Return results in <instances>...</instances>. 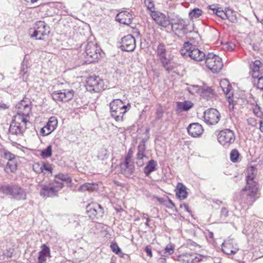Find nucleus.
<instances>
[{
	"label": "nucleus",
	"instance_id": "f257e3e1",
	"mask_svg": "<svg viewBox=\"0 0 263 263\" xmlns=\"http://www.w3.org/2000/svg\"><path fill=\"white\" fill-rule=\"evenodd\" d=\"M180 53L184 57H189L195 61L200 62L205 60L206 66L213 73L218 72L223 67L222 60L219 56L213 53H208L205 55L203 51L189 42L184 43Z\"/></svg>",
	"mask_w": 263,
	"mask_h": 263
},
{
	"label": "nucleus",
	"instance_id": "f03ea898",
	"mask_svg": "<svg viewBox=\"0 0 263 263\" xmlns=\"http://www.w3.org/2000/svg\"><path fill=\"white\" fill-rule=\"evenodd\" d=\"M17 114L14 116L9 126V132L12 135H20L27 128V124H30L27 118L31 112V106L29 102L23 100L16 105Z\"/></svg>",
	"mask_w": 263,
	"mask_h": 263
},
{
	"label": "nucleus",
	"instance_id": "7ed1b4c3",
	"mask_svg": "<svg viewBox=\"0 0 263 263\" xmlns=\"http://www.w3.org/2000/svg\"><path fill=\"white\" fill-rule=\"evenodd\" d=\"M241 192H246V196L241 195L240 204L243 208L251 207L253 203L260 197V192L258 182H247L242 189Z\"/></svg>",
	"mask_w": 263,
	"mask_h": 263
},
{
	"label": "nucleus",
	"instance_id": "20e7f679",
	"mask_svg": "<svg viewBox=\"0 0 263 263\" xmlns=\"http://www.w3.org/2000/svg\"><path fill=\"white\" fill-rule=\"evenodd\" d=\"M82 47L85 48L83 55L86 59V62H95L101 57L102 50L97 45L93 37L89 38L86 43L82 45Z\"/></svg>",
	"mask_w": 263,
	"mask_h": 263
},
{
	"label": "nucleus",
	"instance_id": "39448f33",
	"mask_svg": "<svg viewBox=\"0 0 263 263\" xmlns=\"http://www.w3.org/2000/svg\"><path fill=\"white\" fill-rule=\"evenodd\" d=\"M155 50L162 66L167 72L172 71L174 69L172 62V57L169 54L166 45L163 43H159Z\"/></svg>",
	"mask_w": 263,
	"mask_h": 263
},
{
	"label": "nucleus",
	"instance_id": "423d86ee",
	"mask_svg": "<svg viewBox=\"0 0 263 263\" xmlns=\"http://www.w3.org/2000/svg\"><path fill=\"white\" fill-rule=\"evenodd\" d=\"M128 105L130 106L129 104L125 105L124 103L120 99L113 100L109 104L111 116L114 118L116 121H122L124 115L127 112Z\"/></svg>",
	"mask_w": 263,
	"mask_h": 263
},
{
	"label": "nucleus",
	"instance_id": "0eeeda50",
	"mask_svg": "<svg viewBox=\"0 0 263 263\" xmlns=\"http://www.w3.org/2000/svg\"><path fill=\"white\" fill-rule=\"evenodd\" d=\"M49 33L48 27L43 21L36 22L33 28H30L29 34L31 37H35L36 40H42L43 37Z\"/></svg>",
	"mask_w": 263,
	"mask_h": 263
},
{
	"label": "nucleus",
	"instance_id": "6e6552de",
	"mask_svg": "<svg viewBox=\"0 0 263 263\" xmlns=\"http://www.w3.org/2000/svg\"><path fill=\"white\" fill-rule=\"evenodd\" d=\"M133 152L130 149L124 160L120 163L121 173L127 177L130 176L134 172L135 165L132 159Z\"/></svg>",
	"mask_w": 263,
	"mask_h": 263
},
{
	"label": "nucleus",
	"instance_id": "1a4fd4ad",
	"mask_svg": "<svg viewBox=\"0 0 263 263\" xmlns=\"http://www.w3.org/2000/svg\"><path fill=\"white\" fill-rule=\"evenodd\" d=\"M104 86L103 79L99 76H90L87 79L86 88L88 91L99 92L104 89Z\"/></svg>",
	"mask_w": 263,
	"mask_h": 263
},
{
	"label": "nucleus",
	"instance_id": "9d476101",
	"mask_svg": "<svg viewBox=\"0 0 263 263\" xmlns=\"http://www.w3.org/2000/svg\"><path fill=\"white\" fill-rule=\"evenodd\" d=\"M74 94L73 90L64 89L53 91L51 93V97L55 101L67 102L73 98Z\"/></svg>",
	"mask_w": 263,
	"mask_h": 263
},
{
	"label": "nucleus",
	"instance_id": "9b49d317",
	"mask_svg": "<svg viewBox=\"0 0 263 263\" xmlns=\"http://www.w3.org/2000/svg\"><path fill=\"white\" fill-rule=\"evenodd\" d=\"M218 142L223 146H229L235 140V136L234 132L229 129H226L220 131L218 136Z\"/></svg>",
	"mask_w": 263,
	"mask_h": 263
},
{
	"label": "nucleus",
	"instance_id": "f8f14e48",
	"mask_svg": "<svg viewBox=\"0 0 263 263\" xmlns=\"http://www.w3.org/2000/svg\"><path fill=\"white\" fill-rule=\"evenodd\" d=\"M5 159L8 160V162L5 166V171L7 173H14L17 170L18 158L13 154L8 151L4 153Z\"/></svg>",
	"mask_w": 263,
	"mask_h": 263
},
{
	"label": "nucleus",
	"instance_id": "ddd939ff",
	"mask_svg": "<svg viewBox=\"0 0 263 263\" xmlns=\"http://www.w3.org/2000/svg\"><path fill=\"white\" fill-rule=\"evenodd\" d=\"M220 115L215 108H210L204 112V121L208 125H215L220 120Z\"/></svg>",
	"mask_w": 263,
	"mask_h": 263
},
{
	"label": "nucleus",
	"instance_id": "4468645a",
	"mask_svg": "<svg viewBox=\"0 0 263 263\" xmlns=\"http://www.w3.org/2000/svg\"><path fill=\"white\" fill-rule=\"evenodd\" d=\"M150 15L154 22L160 26L167 28L171 24L168 17H167L165 14L161 12L153 11V13H150Z\"/></svg>",
	"mask_w": 263,
	"mask_h": 263
},
{
	"label": "nucleus",
	"instance_id": "2eb2a0df",
	"mask_svg": "<svg viewBox=\"0 0 263 263\" xmlns=\"http://www.w3.org/2000/svg\"><path fill=\"white\" fill-rule=\"evenodd\" d=\"M173 31L176 33H181L183 35L191 32L188 29V25L186 24L185 21L180 18L174 20L173 22H171L170 25Z\"/></svg>",
	"mask_w": 263,
	"mask_h": 263
},
{
	"label": "nucleus",
	"instance_id": "dca6fc26",
	"mask_svg": "<svg viewBox=\"0 0 263 263\" xmlns=\"http://www.w3.org/2000/svg\"><path fill=\"white\" fill-rule=\"evenodd\" d=\"M135 48L136 40L132 35L128 34L122 38L120 46L122 50L130 52L134 51Z\"/></svg>",
	"mask_w": 263,
	"mask_h": 263
},
{
	"label": "nucleus",
	"instance_id": "f3484780",
	"mask_svg": "<svg viewBox=\"0 0 263 263\" xmlns=\"http://www.w3.org/2000/svg\"><path fill=\"white\" fill-rule=\"evenodd\" d=\"M72 181L71 178L68 175L63 173H59L54 176L53 182L52 183L54 184V186L59 190L63 188L64 183H71Z\"/></svg>",
	"mask_w": 263,
	"mask_h": 263
},
{
	"label": "nucleus",
	"instance_id": "a211bd4d",
	"mask_svg": "<svg viewBox=\"0 0 263 263\" xmlns=\"http://www.w3.org/2000/svg\"><path fill=\"white\" fill-rule=\"evenodd\" d=\"M100 209V213L101 214L100 217H102L104 214V209L101 204L92 202L87 206V213L88 216L92 219H98L99 217L98 215L99 213L97 212V209Z\"/></svg>",
	"mask_w": 263,
	"mask_h": 263
},
{
	"label": "nucleus",
	"instance_id": "6ab92c4d",
	"mask_svg": "<svg viewBox=\"0 0 263 263\" xmlns=\"http://www.w3.org/2000/svg\"><path fill=\"white\" fill-rule=\"evenodd\" d=\"M176 259L180 263H198L201 259L196 254L183 253L177 256Z\"/></svg>",
	"mask_w": 263,
	"mask_h": 263
},
{
	"label": "nucleus",
	"instance_id": "aec40b11",
	"mask_svg": "<svg viewBox=\"0 0 263 263\" xmlns=\"http://www.w3.org/2000/svg\"><path fill=\"white\" fill-rule=\"evenodd\" d=\"M58 125V120L55 117H51L46 124L41 129V134L42 136H47L56 128Z\"/></svg>",
	"mask_w": 263,
	"mask_h": 263
},
{
	"label": "nucleus",
	"instance_id": "412c9836",
	"mask_svg": "<svg viewBox=\"0 0 263 263\" xmlns=\"http://www.w3.org/2000/svg\"><path fill=\"white\" fill-rule=\"evenodd\" d=\"M239 248L233 239L226 240L222 243V250L228 255L234 254L237 252Z\"/></svg>",
	"mask_w": 263,
	"mask_h": 263
},
{
	"label": "nucleus",
	"instance_id": "4be33fe9",
	"mask_svg": "<svg viewBox=\"0 0 263 263\" xmlns=\"http://www.w3.org/2000/svg\"><path fill=\"white\" fill-rule=\"evenodd\" d=\"M59 190L54 186L53 183H49L48 185H43L40 192V195L45 197L57 196L58 195Z\"/></svg>",
	"mask_w": 263,
	"mask_h": 263
},
{
	"label": "nucleus",
	"instance_id": "5701e85b",
	"mask_svg": "<svg viewBox=\"0 0 263 263\" xmlns=\"http://www.w3.org/2000/svg\"><path fill=\"white\" fill-rule=\"evenodd\" d=\"M187 129L189 134L193 137H198L200 136L203 132L202 125L198 123L190 124Z\"/></svg>",
	"mask_w": 263,
	"mask_h": 263
},
{
	"label": "nucleus",
	"instance_id": "b1692460",
	"mask_svg": "<svg viewBox=\"0 0 263 263\" xmlns=\"http://www.w3.org/2000/svg\"><path fill=\"white\" fill-rule=\"evenodd\" d=\"M132 14L126 11H122L117 14L116 16V20L118 22L125 25H129L132 22Z\"/></svg>",
	"mask_w": 263,
	"mask_h": 263
},
{
	"label": "nucleus",
	"instance_id": "393cba45",
	"mask_svg": "<svg viewBox=\"0 0 263 263\" xmlns=\"http://www.w3.org/2000/svg\"><path fill=\"white\" fill-rule=\"evenodd\" d=\"M186 186L182 183H178L175 189L176 196L179 200L186 199L188 195Z\"/></svg>",
	"mask_w": 263,
	"mask_h": 263
},
{
	"label": "nucleus",
	"instance_id": "a878e982",
	"mask_svg": "<svg viewBox=\"0 0 263 263\" xmlns=\"http://www.w3.org/2000/svg\"><path fill=\"white\" fill-rule=\"evenodd\" d=\"M220 85L222 91L228 98L229 103H231V101H232L231 99L232 93L230 92L231 86L229 81L227 79H223L220 81Z\"/></svg>",
	"mask_w": 263,
	"mask_h": 263
},
{
	"label": "nucleus",
	"instance_id": "bb28decb",
	"mask_svg": "<svg viewBox=\"0 0 263 263\" xmlns=\"http://www.w3.org/2000/svg\"><path fill=\"white\" fill-rule=\"evenodd\" d=\"M42 250L39 252L37 263H45L47 257L50 256L49 248L45 244L42 246Z\"/></svg>",
	"mask_w": 263,
	"mask_h": 263
},
{
	"label": "nucleus",
	"instance_id": "cd10ccee",
	"mask_svg": "<svg viewBox=\"0 0 263 263\" xmlns=\"http://www.w3.org/2000/svg\"><path fill=\"white\" fill-rule=\"evenodd\" d=\"M157 162L152 159L147 162L146 165L144 167L143 172L146 176H149L151 173L157 170Z\"/></svg>",
	"mask_w": 263,
	"mask_h": 263
},
{
	"label": "nucleus",
	"instance_id": "c85d7f7f",
	"mask_svg": "<svg viewBox=\"0 0 263 263\" xmlns=\"http://www.w3.org/2000/svg\"><path fill=\"white\" fill-rule=\"evenodd\" d=\"M200 96L209 100L213 99L215 95L214 90L211 87L203 85Z\"/></svg>",
	"mask_w": 263,
	"mask_h": 263
},
{
	"label": "nucleus",
	"instance_id": "c756f323",
	"mask_svg": "<svg viewBox=\"0 0 263 263\" xmlns=\"http://www.w3.org/2000/svg\"><path fill=\"white\" fill-rule=\"evenodd\" d=\"M256 175V168L252 166H250L247 168L246 183L256 182L254 179Z\"/></svg>",
	"mask_w": 263,
	"mask_h": 263
},
{
	"label": "nucleus",
	"instance_id": "7c9ffc66",
	"mask_svg": "<svg viewBox=\"0 0 263 263\" xmlns=\"http://www.w3.org/2000/svg\"><path fill=\"white\" fill-rule=\"evenodd\" d=\"M194 104L189 101L177 102L176 109L178 112L187 111L193 107Z\"/></svg>",
	"mask_w": 263,
	"mask_h": 263
},
{
	"label": "nucleus",
	"instance_id": "2f4dec72",
	"mask_svg": "<svg viewBox=\"0 0 263 263\" xmlns=\"http://www.w3.org/2000/svg\"><path fill=\"white\" fill-rule=\"evenodd\" d=\"M262 65L261 62L259 60H256L251 65V75L253 78H259L260 74V68Z\"/></svg>",
	"mask_w": 263,
	"mask_h": 263
},
{
	"label": "nucleus",
	"instance_id": "473e14b6",
	"mask_svg": "<svg viewBox=\"0 0 263 263\" xmlns=\"http://www.w3.org/2000/svg\"><path fill=\"white\" fill-rule=\"evenodd\" d=\"M11 196L18 200H24L26 199V194L23 190L21 188L15 186H12Z\"/></svg>",
	"mask_w": 263,
	"mask_h": 263
},
{
	"label": "nucleus",
	"instance_id": "72a5a7b5",
	"mask_svg": "<svg viewBox=\"0 0 263 263\" xmlns=\"http://www.w3.org/2000/svg\"><path fill=\"white\" fill-rule=\"evenodd\" d=\"M202 86L199 85H190L187 89L189 92L193 95H200L201 91L202 90Z\"/></svg>",
	"mask_w": 263,
	"mask_h": 263
},
{
	"label": "nucleus",
	"instance_id": "f704fd0d",
	"mask_svg": "<svg viewBox=\"0 0 263 263\" xmlns=\"http://www.w3.org/2000/svg\"><path fill=\"white\" fill-rule=\"evenodd\" d=\"M203 11L199 8H194L189 12V16L191 19L194 20L199 17L202 14Z\"/></svg>",
	"mask_w": 263,
	"mask_h": 263
},
{
	"label": "nucleus",
	"instance_id": "c9c22d12",
	"mask_svg": "<svg viewBox=\"0 0 263 263\" xmlns=\"http://www.w3.org/2000/svg\"><path fill=\"white\" fill-rule=\"evenodd\" d=\"M226 12L228 15H227L226 19H228L231 22H235L236 21V17L234 14V12L232 9L229 8L226 9Z\"/></svg>",
	"mask_w": 263,
	"mask_h": 263
},
{
	"label": "nucleus",
	"instance_id": "e433bc0d",
	"mask_svg": "<svg viewBox=\"0 0 263 263\" xmlns=\"http://www.w3.org/2000/svg\"><path fill=\"white\" fill-rule=\"evenodd\" d=\"M144 3L147 9L151 13L155 11V4L153 0H144Z\"/></svg>",
	"mask_w": 263,
	"mask_h": 263
},
{
	"label": "nucleus",
	"instance_id": "4c0bfd02",
	"mask_svg": "<svg viewBox=\"0 0 263 263\" xmlns=\"http://www.w3.org/2000/svg\"><path fill=\"white\" fill-rule=\"evenodd\" d=\"M42 170H43V172L42 173H45V171H47L49 172L50 174H52L53 171V167L52 166V165L48 163L44 162L43 163L42 165Z\"/></svg>",
	"mask_w": 263,
	"mask_h": 263
},
{
	"label": "nucleus",
	"instance_id": "58836bf2",
	"mask_svg": "<svg viewBox=\"0 0 263 263\" xmlns=\"http://www.w3.org/2000/svg\"><path fill=\"white\" fill-rule=\"evenodd\" d=\"M239 156V152L236 149H232L230 153L231 160L233 162H237Z\"/></svg>",
	"mask_w": 263,
	"mask_h": 263
},
{
	"label": "nucleus",
	"instance_id": "ea45409f",
	"mask_svg": "<svg viewBox=\"0 0 263 263\" xmlns=\"http://www.w3.org/2000/svg\"><path fill=\"white\" fill-rule=\"evenodd\" d=\"M253 111L256 116L260 118H263V112L261 111L260 107L257 104L253 108Z\"/></svg>",
	"mask_w": 263,
	"mask_h": 263
},
{
	"label": "nucleus",
	"instance_id": "a19ab883",
	"mask_svg": "<svg viewBox=\"0 0 263 263\" xmlns=\"http://www.w3.org/2000/svg\"><path fill=\"white\" fill-rule=\"evenodd\" d=\"M110 247L112 251L116 254H119L121 251V249L116 242H111Z\"/></svg>",
	"mask_w": 263,
	"mask_h": 263
},
{
	"label": "nucleus",
	"instance_id": "79ce46f5",
	"mask_svg": "<svg viewBox=\"0 0 263 263\" xmlns=\"http://www.w3.org/2000/svg\"><path fill=\"white\" fill-rule=\"evenodd\" d=\"M1 190L3 193L6 195H11L12 194V186H10L9 185L3 186L1 188Z\"/></svg>",
	"mask_w": 263,
	"mask_h": 263
},
{
	"label": "nucleus",
	"instance_id": "37998d69",
	"mask_svg": "<svg viewBox=\"0 0 263 263\" xmlns=\"http://www.w3.org/2000/svg\"><path fill=\"white\" fill-rule=\"evenodd\" d=\"M51 155V149H44L41 152V156L43 158L49 157Z\"/></svg>",
	"mask_w": 263,
	"mask_h": 263
},
{
	"label": "nucleus",
	"instance_id": "c03bdc74",
	"mask_svg": "<svg viewBox=\"0 0 263 263\" xmlns=\"http://www.w3.org/2000/svg\"><path fill=\"white\" fill-rule=\"evenodd\" d=\"M217 13L216 15L220 18H221L222 20H225L226 17L227 15H228V13H227L226 9L225 11H223L222 10H221L220 8H219L218 11H216Z\"/></svg>",
	"mask_w": 263,
	"mask_h": 263
},
{
	"label": "nucleus",
	"instance_id": "a18cd8bd",
	"mask_svg": "<svg viewBox=\"0 0 263 263\" xmlns=\"http://www.w3.org/2000/svg\"><path fill=\"white\" fill-rule=\"evenodd\" d=\"M33 170L38 173H40L43 172L42 170V165L41 166L39 163H35L33 165Z\"/></svg>",
	"mask_w": 263,
	"mask_h": 263
},
{
	"label": "nucleus",
	"instance_id": "49530a36",
	"mask_svg": "<svg viewBox=\"0 0 263 263\" xmlns=\"http://www.w3.org/2000/svg\"><path fill=\"white\" fill-rule=\"evenodd\" d=\"M174 247L171 244L167 245L165 248V253H167L169 254H172L174 252Z\"/></svg>",
	"mask_w": 263,
	"mask_h": 263
},
{
	"label": "nucleus",
	"instance_id": "de8ad7c7",
	"mask_svg": "<svg viewBox=\"0 0 263 263\" xmlns=\"http://www.w3.org/2000/svg\"><path fill=\"white\" fill-rule=\"evenodd\" d=\"M257 88L259 89L263 90V76L257 78Z\"/></svg>",
	"mask_w": 263,
	"mask_h": 263
},
{
	"label": "nucleus",
	"instance_id": "09e8293b",
	"mask_svg": "<svg viewBox=\"0 0 263 263\" xmlns=\"http://www.w3.org/2000/svg\"><path fill=\"white\" fill-rule=\"evenodd\" d=\"M9 105L8 103H5L3 102L2 97L0 96V109L5 110L9 108Z\"/></svg>",
	"mask_w": 263,
	"mask_h": 263
},
{
	"label": "nucleus",
	"instance_id": "8fccbe9b",
	"mask_svg": "<svg viewBox=\"0 0 263 263\" xmlns=\"http://www.w3.org/2000/svg\"><path fill=\"white\" fill-rule=\"evenodd\" d=\"M247 123L252 126H255L257 125V121L253 118H249L247 119Z\"/></svg>",
	"mask_w": 263,
	"mask_h": 263
},
{
	"label": "nucleus",
	"instance_id": "3c124183",
	"mask_svg": "<svg viewBox=\"0 0 263 263\" xmlns=\"http://www.w3.org/2000/svg\"><path fill=\"white\" fill-rule=\"evenodd\" d=\"M146 156L144 155V151L139 149L137 154V159L138 160H142Z\"/></svg>",
	"mask_w": 263,
	"mask_h": 263
},
{
	"label": "nucleus",
	"instance_id": "603ef678",
	"mask_svg": "<svg viewBox=\"0 0 263 263\" xmlns=\"http://www.w3.org/2000/svg\"><path fill=\"white\" fill-rule=\"evenodd\" d=\"M163 114V111L162 110V109L161 108H159L157 109L156 111V118L158 120L160 119L162 117Z\"/></svg>",
	"mask_w": 263,
	"mask_h": 263
},
{
	"label": "nucleus",
	"instance_id": "864d4df0",
	"mask_svg": "<svg viewBox=\"0 0 263 263\" xmlns=\"http://www.w3.org/2000/svg\"><path fill=\"white\" fill-rule=\"evenodd\" d=\"M145 251L146 253L147 256H148L151 258L152 257L153 253H152V249L149 246H147L145 247Z\"/></svg>",
	"mask_w": 263,
	"mask_h": 263
},
{
	"label": "nucleus",
	"instance_id": "5fc2aeb1",
	"mask_svg": "<svg viewBox=\"0 0 263 263\" xmlns=\"http://www.w3.org/2000/svg\"><path fill=\"white\" fill-rule=\"evenodd\" d=\"M226 48L229 50H233L235 47V45H234V44H233V43H231V42H227L226 43Z\"/></svg>",
	"mask_w": 263,
	"mask_h": 263
},
{
	"label": "nucleus",
	"instance_id": "6e6d98bb",
	"mask_svg": "<svg viewBox=\"0 0 263 263\" xmlns=\"http://www.w3.org/2000/svg\"><path fill=\"white\" fill-rule=\"evenodd\" d=\"M209 9L212 11L213 14H216L217 13L216 11H218L219 8H217V7L215 5H210L209 6Z\"/></svg>",
	"mask_w": 263,
	"mask_h": 263
},
{
	"label": "nucleus",
	"instance_id": "4d7b16f0",
	"mask_svg": "<svg viewBox=\"0 0 263 263\" xmlns=\"http://www.w3.org/2000/svg\"><path fill=\"white\" fill-rule=\"evenodd\" d=\"M180 208H183L186 212L190 213V211L189 210V206L187 204H186L185 203L180 204Z\"/></svg>",
	"mask_w": 263,
	"mask_h": 263
},
{
	"label": "nucleus",
	"instance_id": "13d9d810",
	"mask_svg": "<svg viewBox=\"0 0 263 263\" xmlns=\"http://www.w3.org/2000/svg\"><path fill=\"white\" fill-rule=\"evenodd\" d=\"M168 202H169L170 204H171V205L168 206V208H171V209L175 208V211H177L175 203L170 198H168Z\"/></svg>",
	"mask_w": 263,
	"mask_h": 263
},
{
	"label": "nucleus",
	"instance_id": "bf43d9fd",
	"mask_svg": "<svg viewBox=\"0 0 263 263\" xmlns=\"http://www.w3.org/2000/svg\"><path fill=\"white\" fill-rule=\"evenodd\" d=\"M259 124H260L259 129L261 130V132H263V117H262V120L259 121Z\"/></svg>",
	"mask_w": 263,
	"mask_h": 263
},
{
	"label": "nucleus",
	"instance_id": "052dcab7",
	"mask_svg": "<svg viewBox=\"0 0 263 263\" xmlns=\"http://www.w3.org/2000/svg\"><path fill=\"white\" fill-rule=\"evenodd\" d=\"M156 199H157V200H158L159 202H160V203H162L163 202V198H160V197H156Z\"/></svg>",
	"mask_w": 263,
	"mask_h": 263
},
{
	"label": "nucleus",
	"instance_id": "680f3d73",
	"mask_svg": "<svg viewBox=\"0 0 263 263\" xmlns=\"http://www.w3.org/2000/svg\"><path fill=\"white\" fill-rule=\"evenodd\" d=\"M27 2H31L32 4H33L36 2L38 0H25Z\"/></svg>",
	"mask_w": 263,
	"mask_h": 263
},
{
	"label": "nucleus",
	"instance_id": "e2e57ef3",
	"mask_svg": "<svg viewBox=\"0 0 263 263\" xmlns=\"http://www.w3.org/2000/svg\"><path fill=\"white\" fill-rule=\"evenodd\" d=\"M22 71H23V72H24V74H25V73H26V71H25L24 70V68H23Z\"/></svg>",
	"mask_w": 263,
	"mask_h": 263
},
{
	"label": "nucleus",
	"instance_id": "0e129e2a",
	"mask_svg": "<svg viewBox=\"0 0 263 263\" xmlns=\"http://www.w3.org/2000/svg\"><path fill=\"white\" fill-rule=\"evenodd\" d=\"M46 148H51V146L48 145Z\"/></svg>",
	"mask_w": 263,
	"mask_h": 263
},
{
	"label": "nucleus",
	"instance_id": "69168bd1",
	"mask_svg": "<svg viewBox=\"0 0 263 263\" xmlns=\"http://www.w3.org/2000/svg\"><path fill=\"white\" fill-rule=\"evenodd\" d=\"M111 263H116V262H111Z\"/></svg>",
	"mask_w": 263,
	"mask_h": 263
}]
</instances>
